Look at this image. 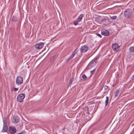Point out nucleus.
I'll list each match as a JSON object with an SVG mask.
<instances>
[{
  "label": "nucleus",
  "mask_w": 134,
  "mask_h": 134,
  "mask_svg": "<svg viewBox=\"0 0 134 134\" xmlns=\"http://www.w3.org/2000/svg\"><path fill=\"white\" fill-rule=\"evenodd\" d=\"M125 16L127 18H130L132 16V12L130 9H126L124 12Z\"/></svg>",
  "instance_id": "f257e3e1"
},
{
  "label": "nucleus",
  "mask_w": 134,
  "mask_h": 134,
  "mask_svg": "<svg viewBox=\"0 0 134 134\" xmlns=\"http://www.w3.org/2000/svg\"><path fill=\"white\" fill-rule=\"evenodd\" d=\"M112 48L113 51L117 52L119 51L120 47L117 43H115L112 44Z\"/></svg>",
  "instance_id": "f03ea898"
},
{
  "label": "nucleus",
  "mask_w": 134,
  "mask_h": 134,
  "mask_svg": "<svg viewBox=\"0 0 134 134\" xmlns=\"http://www.w3.org/2000/svg\"><path fill=\"white\" fill-rule=\"evenodd\" d=\"M3 125L2 131L4 132L7 131L8 129V127L5 118L3 119Z\"/></svg>",
  "instance_id": "7ed1b4c3"
},
{
  "label": "nucleus",
  "mask_w": 134,
  "mask_h": 134,
  "mask_svg": "<svg viewBox=\"0 0 134 134\" xmlns=\"http://www.w3.org/2000/svg\"><path fill=\"white\" fill-rule=\"evenodd\" d=\"M23 82V80L22 77L20 76H18L17 77L16 83L18 85L21 84Z\"/></svg>",
  "instance_id": "20e7f679"
},
{
  "label": "nucleus",
  "mask_w": 134,
  "mask_h": 134,
  "mask_svg": "<svg viewBox=\"0 0 134 134\" xmlns=\"http://www.w3.org/2000/svg\"><path fill=\"white\" fill-rule=\"evenodd\" d=\"M88 49V47L86 45L82 46L80 49V52L81 53L86 52Z\"/></svg>",
  "instance_id": "39448f33"
},
{
  "label": "nucleus",
  "mask_w": 134,
  "mask_h": 134,
  "mask_svg": "<svg viewBox=\"0 0 134 134\" xmlns=\"http://www.w3.org/2000/svg\"><path fill=\"white\" fill-rule=\"evenodd\" d=\"M9 131L10 134H14L16 132V128L14 126H10L9 127Z\"/></svg>",
  "instance_id": "423d86ee"
},
{
  "label": "nucleus",
  "mask_w": 134,
  "mask_h": 134,
  "mask_svg": "<svg viewBox=\"0 0 134 134\" xmlns=\"http://www.w3.org/2000/svg\"><path fill=\"white\" fill-rule=\"evenodd\" d=\"M25 97L24 94H20L17 97V100H23Z\"/></svg>",
  "instance_id": "0eeeda50"
},
{
  "label": "nucleus",
  "mask_w": 134,
  "mask_h": 134,
  "mask_svg": "<svg viewBox=\"0 0 134 134\" xmlns=\"http://www.w3.org/2000/svg\"><path fill=\"white\" fill-rule=\"evenodd\" d=\"M43 45L44 44L43 42L38 43L36 44L35 47L37 49H40L43 47Z\"/></svg>",
  "instance_id": "6e6552de"
},
{
  "label": "nucleus",
  "mask_w": 134,
  "mask_h": 134,
  "mask_svg": "<svg viewBox=\"0 0 134 134\" xmlns=\"http://www.w3.org/2000/svg\"><path fill=\"white\" fill-rule=\"evenodd\" d=\"M88 108L87 107H85L83 108V113L84 115L89 114Z\"/></svg>",
  "instance_id": "1a4fd4ad"
},
{
  "label": "nucleus",
  "mask_w": 134,
  "mask_h": 134,
  "mask_svg": "<svg viewBox=\"0 0 134 134\" xmlns=\"http://www.w3.org/2000/svg\"><path fill=\"white\" fill-rule=\"evenodd\" d=\"M77 49H76L73 52L72 55H71V56L68 59H67L66 62H68L73 57H74L75 55L77 53V52H76V51Z\"/></svg>",
  "instance_id": "9d476101"
},
{
  "label": "nucleus",
  "mask_w": 134,
  "mask_h": 134,
  "mask_svg": "<svg viewBox=\"0 0 134 134\" xmlns=\"http://www.w3.org/2000/svg\"><path fill=\"white\" fill-rule=\"evenodd\" d=\"M101 34L102 35L107 36L109 34V32L107 30L104 29L101 31Z\"/></svg>",
  "instance_id": "9b49d317"
},
{
  "label": "nucleus",
  "mask_w": 134,
  "mask_h": 134,
  "mask_svg": "<svg viewBox=\"0 0 134 134\" xmlns=\"http://www.w3.org/2000/svg\"><path fill=\"white\" fill-rule=\"evenodd\" d=\"M10 19L11 20L15 22L17 21L18 20L17 17L14 16H12L11 17Z\"/></svg>",
  "instance_id": "f8f14e48"
},
{
  "label": "nucleus",
  "mask_w": 134,
  "mask_h": 134,
  "mask_svg": "<svg viewBox=\"0 0 134 134\" xmlns=\"http://www.w3.org/2000/svg\"><path fill=\"white\" fill-rule=\"evenodd\" d=\"M13 119L14 121H15V123H17L19 121L20 119L19 117L16 116H13Z\"/></svg>",
  "instance_id": "ddd939ff"
},
{
  "label": "nucleus",
  "mask_w": 134,
  "mask_h": 134,
  "mask_svg": "<svg viewBox=\"0 0 134 134\" xmlns=\"http://www.w3.org/2000/svg\"><path fill=\"white\" fill-rule=\"evenodd\" d=\"M92 117V115H89L88 116H85L84 117V119L85 120H86L87 121H89L90 120Z\"/></svg>",
  "instance_id": "4468645a"
},
{
  "label": "nucleus",
  "mask_w": 134,
  "mask_h": 134,
  "mask_svg": "<svg viewBox=\"0 0 134 134\" xmlns=\"http://www.w3.org/2000/svg\"><path fill=\"white\" fill-rule=\"evenodd\" d=\"M83 16V14H80L77 18V20L78 21L80 22V21L81 20Z\"/></svg>",
  "instance_id": "2eb2a0df"
},
{
  "label": "nucleus",
  "mask_w": 134,
  "mask_h": 134,
  "mask_svg": "<svg viewBox=\"0 0 134 134\" xmlns=\"http://www.w3.org/2000/svg\"><path fill=\"white\" fill-rule=\"evenodd\" d=\"M119 92V90L118 89L116 90L115 92V94L114 95L115 98H116L118 96V94Z\"/></svg>",
  "instance_id": "dca6fc26"
},
{
  "label": "nucleus",
  "mask_w": 134,
  "mask_h": 134,
  "mask_svg": "<svg viewBox=\"0 0 134 134\" xmlns=\"http://www.w3.org/2000/svg\"><path fill=\"white\" fill-rule=\"evenodd\" d=\"M130 52L134 53V47H131L129 48Z\"/></svg>",
  "instance_id": "f3484780"
},
{
  "label": "nucleus",
  "mask_w": 134,
  "mask_h": 134,
  "mask_svg": "<svg viewBox=\"0 0 134 134\" xmlns=\"http://www.w3.org/2000/svg\"><path fill=\"white\" fill-rule=\"evenodd\" d=\"M99 57L98 56L96 58L94 59V60L92 62H93V63H94L95 64H96V63H97V61L98 60L99 58Z\"/></svg>",
  "instance_id": "a211bd4d"
},
{
  "label": "nucleus",
  "mask_w": 134,
  "mask_h": 134,
  "mask_svg": "<svg viewBox=\"0 0 134 134\" xmlns=\"http://www.w3.org/2000/svg\"><path fill=\"white\" fill-rule=\"evenodd\" d=\"M74 79V78L72 77L70 79L69 81V85H71L72 81Z\"/></svg>",
  "instance_id": "6ab92c4d"
},
{
  "label": "nucleus",
  "mask_w": 134,
  "mask_h": 134,
  "mask_svg": "<svg viewBox=\"0 0 134 134\" xmlns=\"http://www.w3.org/2000/svg\"><path fill=\"white\" fill-rule=\"evenodd\" d=\"M18 89L19 88H14V87H13L11 89V91H18Z\"/></svg>",
  "instance_id": "aec40b11"
},
{
  "label": "nucleus",
  "mask_w": 134,
  "mask_h": 134,
  "mask_svg": "<svg viewBox=\"0 0 134 134\" xmlns=\"http://www.w3.org/2000/svg\"><path fill=\"white\" fill-rule=\"evenodd\" d=\"M78 21V20H77L74 21V24L75 25H77L78 24V23L79 22Z\"/></svg>",
  "instance_id": "412c9836"
},
{
  "label": "nucleus",
  "mask_w": 134,
  "mask_h": 134,
  "mask_svg": "<svg viewBox=\"0 0 134 134\" xmlns=\"http://www.w3.org/2000/svg\"><path fill=\"white\" fill-rule=\"evenodd\" d=\"M95 70H96V69H94L93 70H92L91 71V76L93 74H94V72H95Z\"/></svg>",
  "instance_id": "4be33fe9"
},
{
  "label": "nucleus",
  "mask_w": 134,
  "mask_h": 134,
  "mask_svg": "<svg viewBox=\"0 0 134 134\" xmlns=\"http://www.w3.org/2000/svg\"><path fill=\"white\" fill-rule=\"evenodd\" d=\"M82 78L84 80L86 79L87 78L85 74H83L82 76Z\"/></svg>",
  "instance_id": "5701e85b"
},
{
  "label": "nucleus",
  "mask_w": 134,
  "mask_h": 134,
  "mask_svg": "<svg viewBox=\"0 0 134 134\" xmlns=\"http://www.w3.org/2000/svg\"><path fill=\"white\" fill-rule=\"evenodd\" d=\"M110 18L113 19H115L117 18V16H113L112 17L110 16Z\"/></svg>",
  "instance_id": "b1692460"
},
{
  "label": "nucleus",
  "mask_w": 134,
  "mask_h": 134,
  "mask_svg": "<svg viewBox=\"0 0 134 134\" xmlns=\"http://www.w3.org/2000/svg\"><path fill=\"white\" fill-rule=\"evenodd\" d=\"M92 114H93V112L92 111V112L91 113V114H90V113H89V114H87V115L85 114V116H89V115H92Z\"/></svg>",
  "instance_id": "393cba45"
},
{
  "label": "nucleus",
  "mask_w": 134,
  "mask_h": 134,
  "mask_svg": "<svg viewBox=\"0 0 134 134\" xmlns=\"http://www.w3.org/2000/svg\"><path fill=\"white\" fill-rule=\"evenodd\" d=\"M104 89L105 90H107L108 88V87L106 85H105L104 86Z\"/></svg>",
  "instance_id": "a878e982"
},
{
  "label": "nucleus",
  "mask_w": 134,
  "mask_h": 134,
  "mask_svg": "<svg viewBox=\"0 0 134 134\" xmlns=\"http://www.w3.org/2000/svg\"><path fill=\"white\" fill-rule=\"evenodd\" d=\"M106 20V19L105 18L101 20V22H104Z\"/></svg>",
  "instance_id": "bb28decb"
},
{
  "label": "nucleus",
  "mask_w": 134,
  "mask_h": 134,
  "mask_svg": "<svg viewBox=\"0 0 134 134\" xmlns=\"http://www.w3.org/2000/svg\"><path fill=\"white\" fill-rule=\"evenodd\" d=\"M97 35L100 37H102V36L101 35L99 34H97Z\"/></svg>",
  "instance_id": "cd10ccee"
},
{
  "label": "nucleus",
  "mask_w": 134,
  "mask_h": 134,
  "mask_svg": "<svg viewBox=\"0 0 134 134\" xmlns=\"http://www.w3.org/2000/svg\"><path fill=\"white\" fill-rule=\"evenodd\" d=\"M57 57V55L56 54V55H54L53 57V58H54V59L55 58H56Z\"/></svg>",
  "instance_id": "c85d7f7f"
},
{
  "label": "nucleus",
  "mask_w": 134,
  "mask_h": 134,
  "mask_svg": "<svg viewBox=\"0 0 134 134\" xmlns=\"http://www.w3.org/2000/svg\"><path fill=\"white\" fill-rule=\"evenodd\" d=\"M108 101H105L106 105H107L108 104Z\"/></svg>",
  "instance_id": "c756f323"
},
{
  "label": "nucleus",
  "mask_w": 134,
  "mask_h": 134,
  "mask_svg": "<svg viewBox=\"0 0 134 134\" xmlns=\"http://www.w3.org/2000/svg\"><path fill=\"white\" fill-rule=\"evenodd\" d=\"M54 58H53V57H52V58L51 59V61H53L54 60Z\"/></svg>",
  "instance_id": "7c9ffc66"
},
{
  "label": "nucleus",
  "mask_w": 134,
  "mask_h": 134,
  "mask_svg": "<svg viewBox=\"0 0 134 134\" xmlns=\"http://www.w3.org/2000/svg\"><path fill=\"white\" fill-rule=\"evenodd\" d=\"M109 100V98L108 97H106V99L105 100Z\"/></svg>",
  "instance_id": "2f4dec72"
},
{
  "label": "nucleus",
  "mask_w": 134,
  "mask_h": 134,
  "mask_svg": "<svg viewBox=\"0 0 134 134\" xmlns=\"http://www.w3.org/2000/svg\"><path fill=\"white\" fill-rule=\"evenodd\" d=\"M93 102H92V103L91 102H90V103H91V104H93V103H94Z\"/></svg>",
  "instance_id": "473e14b6"
},
{
  "label": "nucleus",
  "mask_w": 134,
  "mask_h": 134,
  "mask_svg": "<svg viewBox=\"0 0 134 134\" xmlns=\"http://www.w3.org/2000/svg\"><path fill=\"white\" fill-rule=\"evenodd\" d=\"M20 102H21L23 101H19Z\"/></svg>",
  "instance_id": "72a5a7b5"
},
{
  "label": "nucleus",
  "mask_w": 134,
  "mask_h": 134,
  "mask_svg": "<svg viewBox=\"0 0 134 134\" xmlns=\"http://www.w3.org/2000/svg\"><path fill=\"white\" fill-rule=\"evenodd\" d=\"M134 76V75H133L132 77H133Z\"/></svg>",
  "instance_id": "f704fd0d"
},
{
  "label": "nucleus",
  "mask_w": 134,
  "mask_h": 134,
  "mask_svg": "<svg viewBox=\"0 0 134 134\" xmlns=\"http://www.w3.org/2000/svg\"><path fill=\"white\" fill-rule=\"evenodd\" d=\"M55 134H58L57 133H56Z\"/></svg>",
  "instance_id": "c9c22d12"
}]
</instances>
